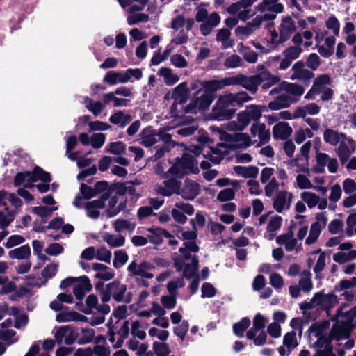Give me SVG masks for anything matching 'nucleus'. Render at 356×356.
<instances>
[{
	"label": "nucleus",
	"instance_id": "nucleus-1",
	"mask_svg": "<svg viewBox=\"0 0 356 356\" xmlns=\"http://www.w3.org/2000/svg\"><path fill=\"white\" fill-rule=\"evenodd\" d=\"M218 91L214 79L204 81L201 83V88L193 93L190 103L184 108L185 113H197V108L200 111L207 109L216 97Z\"/></svg>",
	"mask_w": 356,
	"mask_h": 356
},
{
	"label": "nucleus",
	"instance_id": "nucleus-2",
	"mask_svg": "<svg viewBox=\"0 0 356 356\" xmlns=\"http://www.w3.org/2000/svg\"><path fill=\"white\" fill-rule=\"evenodd\" d=\"M214 81L218 90L222 89L225 86H241L252 94H256L258 86L263 83L264 79L261 74L250 76L238 74L227 77L222 80L214 79Z\"/></svg>",
	"mask_w": 356,
	"mask_h": 356
},
{
	"label": "nucleus",
	"instance_id": "nucleus-3",
	"mask_svg": "<svg viewBox=\"0 0 356 356\" xmlns=\"http://www.w3.org/2000/svg\"><path fill=\"white\" fill-rule=\"evenodd\" d=\"M197 160L189 154L184 153L181 158L177 157L176 162L163 175V178H168L169 175H173L178 179H182L184 176L191 172L198 174L200 170L197 166Z\"/></svg>",
	"mask_w": 356,
	"mask_h": 356
},
{
	"label": "nucleus",
	"instance_id": "nucleus-4",
	"mask_svg": "<svg viewBox=\"0 0 356 356\" xmlns=\"http://www.w3.org/2000/svg\"><path fill=\"white\" fill-rule=\"evenodd\" d=\"M195 19L199 22H202L200 27V31L202 35H207L213 28L220 24L221 17L216 12L209 15L205 8H200L196 13Z\"/></svg>",
	"mask_w": 356,
	"mask_h": 356
},
{
	"label": "nucleus",
	"instance_id": "nucleus-5",
	"mask_svg": "<svg viewBox=\"0 0 356 356\" xmlns=\"http://www.w3.org/2000/svg\"><path fill=\"white\" fill-rule=\"evenodd\" d=\"M257 0H239L232 3L227 8V12L232 15H236L238 19L246 21L252 15L251 9L249 8Z\"/></svg>",
	"mask_w": 356,
	"mask_h": 356
},
{
	"label": "nucleus",
	"instance_id": "nucleus-6",
	"mask_svg": "<svg viewBox=\"0 0 356 356\" xmlns=\"http://www.w3.org/2000/svg\"><path fill=\"white\" fill-rule=\"evenodd\" d=\"M295 29L294 23L290 17L283 18L280 26V35L274 31L271 32V44H277L286 42Z\"/></svg>",
	"mask_w": 356,
	"mask_h": 356
},
{
	"label": "nucleus",
	"instance_id": "nucleus-7",
	"mask_svg": "<svg viewBox=\"0 0 356 356\" xmlns=\"http://www.w3.org/2000/svg\"><path fill=\"white\" fill-rule=\"evenodd\" d=\"M353 330V329L343 323V321H337L332 325L330 332L331 338L336 341H340L350 339Z\"/></svg>",
	"mask_w": 356,
	"mask_h": 356
},
{
	"label": "nucleus",
	"instance_id": "nucleus-8",
	"mask_svg": "<svg viewBox=\"0 0 356 356\" xmlns=\"http://www.w3.org/2000/svg\"><path fill=\"white\" fill-rule=\"evenodd\" d=\"M299 100V98H295L286 94H281L275 97L268 104V108L272 111H277L282 108H289L291 104H294Z\"/></svg>",
	"mask_w": 356,
	"mask_h": 356
},
{
	"label": "nucleus",
	"instance_id": "nucleus-9",
	"mask_svg": "<svg viewBox=\"0 0 356 356\" xmlns=\"http://www.w3.org/2000/svg\"><path fill=\"white\" fill-rule=\"evenodd\" d=\"M302 51L300 46H289L283 52L284 58L280 62V69H287L291 65L292 61L300 56Z\"/></svg>",
	"mask_w": 356,
	"mask_h": 356
},
{
	"label": "nucleus",
	"instance_id": "nucleus-10",
	"mask_svg": "<svg viewBox=\"0 0 356 356\" xmlns=\"http://www.w3.org/2000/svg\"><path fill=\"white\" fill-rule=\"evenodd\" d=\"M184 188H181L180 195L186 200H193L200 193V186L195 181L187 179Z\"/></svg>",
	"mask_w": 356,
	"mask_h": 356
},
{
	"label": "nucleus",
	"instance_id": "nucleus-11",
	"mask_svg": "<svg viewBox=\"0 0 356 356\" xmlns=\"http://www.w3.org/2000/svg\"><path fill=\"white\" fill-rule=\"evenodd\" d=\"M164 187L159 188V193L165 197H170L172 194H180L181 182L175 178L163 181Z\"/></svg>",
	"mask_w": 356,
	"mask_h": 356
},
{
	"label": "nucleus",
	"instance_id": "nucleus-12",
	"mask_svg": "<svg viewBox=\"0 0 356 356\" xmlns=\"http://www.w3.org/2000/svg\"><path fill=\"white\" fill-rule=\"evenodd\" d=\"M189 94L190 90L188 88L187 83L184 81L179 83L174 88L172 93V99L179 104H184L188 101Z\"/></svg>",
	"mask_w": 356,
	"mask_h": 356
},
{
	"label": "nucleus",
	"instance_id": "nucleus-13",
	"mask_svg": "<svg viewBox=\"0 0 356 356\" xmlns=\"http://www.w3.org/2000/svg\"><path fill=\"white\" fill-rule=\"evenodd\" d=\"M106 288L110 289L113 298L117 302L124 301V294L127 290V285L121 284L119 281L115 280L106 284Z\"/></svg>",
	"mask_w": 356,
	"mask_h": 356
},
{
	"label": "nucleus",
	"instance_id": "nucleus-14",
	"mask_svg": "<svg viewBox=\"0 0 356 356\" xmlns=\"http://www.w3.org/2000/svg\"><path fill=\"white\" fill-rule=\"evenodd\" d=\"M292 132L291 127L286 122H280L273 128V136L276 140H286L291 135Z\"/></svg>",
	"mask_w": 356,
	"mask_h": 356
},
{
	"label": "nucleus",
	"instance_id": "nucleus-15",
	"mask_svg": "<svg viewBox=\"0 0 356 356\" xmlns=\"http://www.w3.org/2000/svg\"><path fill=\"white\" fill-rule=\"evenodd\" d=\"M235 112V109H229L216 104L211 111L212 119L219 121L228 120L234 117Z\"/></svg>",
	"mask_w": 356,
	"mask_h": 356
},
{
	"label": "nucleus",
	"instance_id": "nucleus-16",
	"mask_svg": "<svg viewBox=\"0 0 356 356\" xmlns=\"http://www.w3.org/2000/svg\"><path fill=\"white\" fill-rule=\"evenodd\" d=\"M30 175L31 177L30 179H28V181L37 182L41 181L44 183H50L52 181L51 173L38 165H35L32 171H30Z\"/></svg>",
	"mask_w": 356,
	"mask_h": 356
},
{
	"label": "nucleus",
	"instance_id": "nucleus-17",
	"mask_svg": "<svg viewBox=\"0 0 356 356\" xmlns=\"http://www.w3.org/2000/svg\"><path fill=\"white\" fill-rule=\"evenodd\" d=\"M278 0H262L259 3L256 9L260 12L271 11L276 13H280L283 11L284 7L282 3L277 2Z\"/></svg>",
	"mask_w": 356,
	"mask_h": 356
},
{
	"label": "nucleus",
	"instance_id": "nucleus-18",
	"mask_svg": "<svg viewBox=\"0 0 356 356\" xmlns=\"http://www.w3.org/2000/svg\"><path fill=\"white\" fill-rule=\"evenodd\" d=\"M199 258L197 255H193L191 263L186 264L183 269L182 277L186 280H191L193 277L199 275L197 273L199 270Z\"/></svg>",
	"mask_w": 356,
	"mask_h": 356
},
{
	"label": "nucleus",
	"instance_id": "nucleus-19",
	"mask_svg": "<svg viewBox=\"0 0 356 356\" xmlns=\"http://www.w3.org/2000/svg\"><path fill=\"white\" fill-rule=\"evenodd\" d=\"M120 6L125 9L128 8L129 13L142 10L149 0H118Z\"/></svg>",
	"mask_w": 356,
	"mask_h": 356
},
{
	"label": "nucleus",
	"instance_id": "nucleus-20",
	"mask_svg": "<svg viewBox=\"0 0 356 356\" xmlns=\"http://www.w3.org/2000/svg\"><path fill=\"white\" fill-rule=\"evenodd\" d=\"M235 173L244 178H256L259 174V168L254 165L234 167Z\"/></svg>",
	"mask_w": 356,
	"mask_h": 356
},
{
	"label": "nucleus",
	"instance_id": "nucleus-21",
	"mask_svg": "<svg viewBox=\"0 0 356 356\" xmlns=\"http://www.w3.org/2000/svg\"><path fill=\"white\" fill-rule=\"evenodd\" d=\"M110 122L113 124H119L123 128L132 120V117L129 114H125L123 111H119L111 115Z\"/></svg>",
	"mask_w": 356,
	"mask_h": 356
},
{
	"label": "nucleus",
	"instance_id": "nucleus-22",
	"mask_svg": "<svg viewBox=\"0 0 356 356\" xmlns=\"http://www.w3.org/2000/svg\"><path fill=\"white\" fill-rule=\"evenodd\" d=\"M140 136L142 139L141 143L146 147H151L156 143L155 131L151 127L143 129Z\"/></svg>",
	"mask_w": 356,
	"mask_h": 356
},
{
	"label": "nucleus",
	"instance_id": "nucleus-23",
	"mask_svg": "<svg viewBox=\"0 0 356 356\" xmlns=\"http://www.w3.org/2000/svg\"><path fill=\"white\" fill-rule=\"evenodd\" d=\"M330 76L327 74H323L319 75L314 79L312 88L314 90V92L318 95L326 88L325 85H330Z\"/></svg>",
	"mask_w": 356,
	"mask_h": 356
},
{
	"label": "nucleus",
	"instance_id": "nucleus-24",
	"mask_svg": "<svg viewBox=\"0 0 356 356\" xmlns=\"http://www.w3.org/2000/svg\"><path fill=\"white\" fill-rule=\"evenodd\" d=\"M8 255L12 259H26L31 256L30 246L26 244L9 251Z\"/></svg>",
	"mask_w": 356,
	"mask_h": 356
},
{
	"label": "nucleus",
	"instance_id": "nucleus-25",
	"mask_svg": "<svg viewBox=\"0 0 356 356\" xmlns=\"http://www.w3.org/2000/svg\"><path fill=\"white\" fill-rule=\"evenodd\" d=\"M251 324L250 319L248 317L242 318L240 321L234 323L233 332L239 338L244 337L245 330L250 327Z\"/></svg>",
	"mask_w": 356,
	"mask_h": 356
},
{
	"label": "nucleus",
	"instance_id": "nucleus-26",
	"mask_svg": "<svg viewBox=\"0 0 356 356\" xmlns=\"http://www.w3.org/2000/svg\"><path fill=\"white\" fill-rule=\"evenodd\" d=\"M330 156L326 153L317 152L316 155V165L314 166L313 171L315 173L322 174L325 172V166Z\"/></svg>",
	"mask_w": 356,
	"mask_h": 356
},
{
	"label": "nucleus",
	"instance_id": "nucleus-27",
	"mask_svg": "<svg viewBox=\"0 0 356 356\" xmlns=\"http://www.w3.org/2000/svg\"><path fill=\"white\" fill-rule=\"evenodd\" d=\"M158 74L164 78L165 83L168 86H172L179 81V76L173 74L172 70L168 67H161L159 69Z\"/></svg>",
	"mask_w": 356,
	"mask_h": 356
},
{
	"label": "nucleus",
	"instance_id": "nucleus-28",
	"mask_svg": "<svg viewBox=\"0 0 356 356\" xmlns=\"http://www.w3.org/2000/svg\"><path fill=\"white\" fill-rule=\"evenodd\" d=\"M282 86H284V91L295 96L300 97L305 92V88L298 83H289L284 81L282 82Z\"/></svg>",
	"mask_w": 356,
	"mask_h": 356
},
{
	"label": "nucleus",
	"instance_id": "nucleus-29",
	"mask_svg": "<svg viewBox=\"0 0 356 356\" xmlns=\"http://www.w3.org/2000/svg\"><path fill=\"white\" fill-rule=\"evenodd\" d=\"M103 240L106 242L111 248L122 247L125 243V238L124 236L118 235L117 237H115L109 233L105 234Z\"/></svg>",
	"mask_w": 356,
	"mask_h": 356
},
{
	"label": "nucleus",
	"instance_id": "nucleus-30",
	"mask_svg": "<svg viewBox=\"0 0 356 356\" xmlns=\"http://www.w3.org/2000/svg\"><path fill=\"white\" fill-rule=\"evenodd\" d=\"M321 232V226L318 222H314L311 225L309 236L306 238L305 243L311 245L314 243Z\"/></svg>",
	"mask_w": 356,
	"mask_h": 356
},
{
	"label": "nucleus",
	"instance_id": "nucleus-31",
	"mask_svg": "<svg viewBox=\"0 0 356 356\" xmlns=\"http://www.w3.org/2000/svg\"><path fill=\"white\" fill-rule=\"evenodd\" d=\"M238 52L249 63H255L257 61L258 54L251 50L249 46H239Z\"/></svg>",
	"mask_w": 356,
	"mask_h": 356
},
{
	"label": "nucleus",
	"instance_id": "nucleus-32",
	"mask_svg": "<svg viewBox=\"0 0 356 356\" xmlns=\"http://www.w3.org/2000/svg\"><path fill=\"white\" fill-rule=\"evenodd\" d=\"M147 232L150 233V234L147 235V238L149 242L154 245H161L163 242V239L161 237V227H152L147 229Z\"/></svg>",
	"mask_w": 356,
	"mask_h": 356
},
{
	"label": "nucleus",
	"instance_id": "nucleus-33",
	"mask_svg": "<svg viewBox=\"0 0 356 356\" xmlns=\"http://www.w3.org/2000/svg\"><path fill=\"white\" fill-rule=\"evenodd\" d=\"M314 31L316 33L315 40L318 43L322 42L325 40V44H334L336 39L334 36L328 35L326 31H322L318 29H314Z\"/></svg>",
	"mask_w": 356,
	"mask_h": 356
},
{
	"label": "nucleus",
	"instance_id": "nucleus-34",
	"mask_svg": "<svg viewBox=\"0 0 356 356\" xmlns=\"http://www.w3.org/2000/svg\"><path fill=\"white\" fill-rule=\"evenodd\" d=\"M286 195L287 192L286 191H278L273 203V207L277 212H282L286 204Z\"/></svg>",
	"mask_w": 356,
	"mask_h": 356
},
{
	"label": "nucleus",
	"instance_id": "nucleus-35",
	"mask_svg": "<svg viewBox=\"0 0 356 356\" xmlns=\"http://www.w3.org/2000/svg\"><path fill=\"white\" fill-rule=\"evenodd\" d=\"M267 111V108L264 106L251 104L247 106V112L250 120L258 121L261 117V112Z\"/></svg>",
	"mask_w": 356,
	"mask_h": 356
},
{
	"label": "nucleus",
	"instance_id": "nucleus-36",
	"mask_svg": "<svg viewBox=\"0 0 356 356\" xmlns=\"http://www.w3.org/2000/svg\"><path fill=\"white\" fill-rule=\"evenodd\" d=\"M330 321L328 320H323L321 322L313 323L308 329L309 333L315 332L314 336L318 337L322 335L323 332L329 328Z\"/></svg>",
	"mask_w": 356,
	"mask_h": 356
},
{
	"label": "nucleus",
	"instance_id": "nucleus-37",
	"mask_svg": "<svg viewBox=\"0 0 356 356\" xmlns=\"http://www.w3.org/2000/svg\"><path fill=\"white\" fill-rule=\"evenodd\" d=\"M129 256L123 250H116L114 252V259L113 265L115 268H119L127 263Z\"/></svg>",
	"mask_w": 356,
	"mask_h": 356
},
{
	"label": "nucleus",
	"instance_id": "nucleus-38",
	"mask_svg": "<svg viewBox=\"0 0 356 356\" xmlns=\"http://www.w3.org/2000/svg\"><path fill=\"white\" fill-rule=\"evenodd\" d=\"M323 140L326 143L337 145L339 143V132L327 128L324 131Z\"/></svg>",
	"mask_w": 356,
	"mask_h": 356
},
{
	"label": "nucleus",
	"instance_id": "nucleus-39",
	"mask_svg": "<svg viewBox=\"0 0 356 356\" xmlns=\"http://www.w3.org/2000/svg\"><path fill=\"white\" fill-rule=\"evenodd\" d=\"M242 142L243 143V144L233 143V144H229V145H227L226 143H218V146L221 147H227L232 150H236L239 148H243L245 147H250V145H252V142L250 139V137L247 134H245V133H244V136L242 137Z\"/></svg>",
	"mask_w": 356,
	"mask_h": 356
},
{
	"label": "nucleus",
	"instance_id": "nucleus-40",
	"mask_svg": "<svg viewBox=\"0 0 356 356\" xmlns=\"http://www.w3.org/2000/svg\"><path fill=\"white\" fill-rule=\"evenodd\" d=\"M57 207H47L44 206L34 207L32 209V212L41 217V218H47L50 216L52 213L57 210Z\"/></svg>",
	"mask_w": 356,
	"mask_h": 356
},
{
	"label": "nucleus",
	"instance_id": "nucleus-41",
	"mask_svg": "<svg viewBox=\"0 0 356 356\" xmlns=\"http://www.w3.org/2000/svg\"><path fill=\"white\" fill-rule=\"evenodd\" d=\"M301 198L307 204L309 208H313L317 205L320 201V197L316 194L305 191L301 193Z\"/></svg>",
	"mask_w": 356,
	"mask_h": 356
},
{
	"label": "nucleus",
	"instance_id": "nucleus-42",
	"mask_svg": "<svg viewBox=\"0 0 356 356\" xmlns=\"http://www.w3.org/2000/svg\"><path fill=\"white\" fill-rule=\"evenodd\" d=\"M126 149V145L122 141L111 142L106 147V151L109 153L120 155L124 154Z\"/></svg>",
	"mask_w": 356,
	"mask_h": 356
},
{
	"label": "nucleus",
	"instance_id": "nucleus-43",
	"mask_svg": "<svg viewBox=\"0 0 356 356\" xmlns=\"http://www.w3.org/2000/svg\"><path fill=\"white\" fill-rule=\"evenodd\" d=\"M82 337L78 339V343L80 345L90 343L95 337V330L92 328L86 327L81 330Z\"/></svg>",
	"mask_w": 356,
	"mask_h": 356
},
{
	"label": "nucleus",
	"instance_id": "nucleus-44",
	"mask_svg": "<svg viewBox=\"0 0 356 356\" xmlns=\"http://www.w3.org/2000/svg\"><path fill=\"white\" fill-rule=\"evenodd\" d=\"M153 350L156 356H168L170 349L168 343L155 341L153 343Z\"/></svg>",
	"mask_w": 356,
	"mask_h": 356
},
{
	"label": "nucleus",
	"instance_id": "nucleus-45",
	"mask_svg": "<svg viewBox=\"0 0 356 356\" xmlns=\"http://www.w3.org/2000/svg\"><path fill=\"white\" fill-rule=\"evenodd\" d=\"M326 27L332 30L333 32V35L334 38L339 35L340 31V23L339 21L334 15H332L329 17L327 20L325 22Z\"/></svg>",
	"mask_w": 356,
	"mask_h": 356
},
{
	"label": "nucleus",
	"instance_id": "nucleus-46",
	"mask_svg": "<svg viewBox=\"0 0 356 356\" xmlns=\"http://www.w3.org/2000/svg\"><path fill=\"white\" fill-rule=\"evenodd\" d=\"M338 302L337 296L334 293L325 294L323 305V310L328 312Z\"/></svg>",
	"mask_w": 356,
	"mask_h": 356
},
{
	"label": "nucleus",
	"instance_id": "nucleus-47",
	"mask_svg": "<svg viewBox=\"0 0 356 356\" xmlns=\"http://www.w3.org/2000/svg\"><path fill=\"white\" fill-rule=\"evenodd\" d=\"M189 328V323L187 320H183L181 323L173 327L174 334L184 340Z\"/></svg>",
	"mask_w": 356,
	"mask_h": 356
},
{
	"label": "nucleus",
	"instance_id": "nucleus-48",
	"mask_svg": "<svg viewBox=\"0 0 356 356\" xmlns=\"http://www.w3.org/2000/svg\"><path fill=\"white\" fill-rule=\"evenodd\" d=\"M86 108L91 111L95 116H97L103 109V105L99 101L93 102L92 99L87 98Z\"/></svg>",
	"mask_w": 356,
	"mask_h": 356
},
{
	"label": "nucleus",
	"instance_id": "nucleus-49",
	"mask_svg": "<svg viewBox=\"0 0 356 356\" xmlns=\"http://www.w3.org/2000/svg\"><path fill=\"white\" fill-rule=\"evenodd\" d=\"M149 16L145 13H129L127 17L128 23L131 25L147 22Z\"/></svg>",
	"mask_w": 356,
	"mask_h": 356
},
{
	"label": "nucleus",
	"instance_id": "nucleus-50",
	"mask_svg": "<svg viewBox=\"0 0 356 356\" xmlns=\"http://www.w3.org/2000/svg\"><path fill=\"white\" fill-rule=\"evenodd\" d=\"M325 253L321 252L318 257L316 265L314 267V272L316 273V279H321L323 277L321 275V272L325 266Z\"/></svg>",
	"mask_w": 356,
	"mask_h": 356
},
{
	"label": "nucleus",
	"instance_id": "nucleus-51",
	"mask_svg": "<svg viewBox=\"0 0 356 356\" xmlns=\"http://www.w3.org/2000/svg\"><path fill=\"white\" fill-rule=\"evenodd\" d=\"M224 65L226 68H236L242 65V59L238 55L232 54L225 59Z\"/></svg>",
	"mask_w": 356,
	"mask_h": 356
},
{
	"label": "nucleus",
	"instance_id": "nucleus-52",
	"mask_svg": "<svg viewBox=\"0 0 356 356\" xmlns=\"http://www.w3.org/2000/svg\"><path fill=\"white\" fill-rule=\"evenodd\" d=\"M258 137L260 140L257 146H261L262 145L266 144L270 139V130L266 129V125L264 123L260 124V130L258 134Z\"/></svg>",
	"mask_w": 356,
	"mask_h": 356
},
{
	"label": "nucleus",
	"instance_id": "nucleus-53",
	"mask_svg": "<svg viewBox=\"0 0 356 356\" xmlns=\"http://www.w3.org/2000/svg\"><path fill=\"white\" fill-rule=\"evenodd\" d=\"M235 197V191L233 188H225L220 191L217 195V200L224 202L232 200Z\"/></svg>",
	"mask_w": 356,
	"mask_h": 356
},
{
	"label": "nucleus",
	"instance_id": "nucleus-54",
	"mask_svg": "<svg viewBox=\"0 0 356 356\" xmlns=\"http://www.w3.org/2000/svg\"><path fill=\"white\" fill-rule=\"evenodd\" d=\"M337 154L342 163L346 162L350 157V152L348 145L342 142L339 144Z\"/></svg>",
	"mask_w": 356,
	"mask_h": 356
},
{
	"label": "nucleus",
	"instance_id": "nucleus-55",
	"mask_svg": "<svg viewBox=\"0 0 356 356\" xmlns=\"http://www.w3.org/2000/svg\"><path fill=\"white\" fill-rule=\"evenodd\" d=\"M5 209L8 211V217L4 213L0 211V225L2 229H6L14 220V211H8V208L6 207Z\"/></svg>",
	"mask_w": 356,
	"mask_h": 356
},
{
	"label": "nucleus",
	"instance_id": "nucleus-56",
	"mask_svg": "<svg viewBox=\"0 0 356 356\" xmlns=\"http://www.w3.org/2000/svg\"><path fill=\"white\" fill-rule=\"evenodd\" d=\"M106 140V135L104 134L98 133L94 134L90 138V144L95 149L102 147Z\"/></svg>",
	"mask_w": 356,
	"mask_h": 356
},
{
	"label": "nucleus",
	"instance_id": "nucleus-57",
	"mask_svg": "<svg viewBox=\"0 0 356 356\" xmlns=\"http://www.w3.org/2000/svg\"><path fill=\"white\" fill-rule=\"evenodd\" d=\"M79 191L83 195V198L86 200H90L97 195V193H95L94 188L84 183L81 184Z\"/></svg>",
	"mask_w": 356,
	"mask_h": 356
},
{
	"label": "nucleus",
	"instance_id": "nucleus-58",
	"mask_svg": "<svg viewBox=\"0 0 356 356\" xmlns=\"http://www.w3.org/2000/svg\"><path fill=\"white\" fill-rule=\"evenodd\" d=\"M232 100L234 104L242 106L244 102L250 101L252 98L245 91L238 92L236 94L232 93Z\"/></svg>",
	"mask_w": 356,
	"mask_h": 356
},
{
	"label": "nucleus",
	"instance_id": "nucleus-59",
	"mask_svg": "<svg viewBox=\"0 0 356 356\" xmlns=\"http://www.w3.org/2000/svg\"><path fill=\"white\" fill-rule=\"evenodd\" d=\"M202 295L201 298H213L216 294V289L212 285V284L209 282H205L202 286Z\"/></svg>",
	"mask_w": 356,
	"mask_h": 356
},
{
	"label": "nucleus",
	"instance_id": "nucleus-60",
	"mask_svg": "<svg viewBox=\"0 0 356 356\" xmlns=\"http://www.w3.org/2000/svg\"><path fill=\"white\" fill-rule=\"evenodd\" d=\"M283 344L286 346L289 350L291 348H295L298 345L296 342V334L294 331L287 332L284 336Z\"/></svg>",
	"mask_w": 356,
	"mask_h": 356
},
{
	"label": "nucleus",
	"instance_id": "nucleus-61",
	"mask_svg": "<svg viewBox=\"0 0 356 356\" xmlns=\"http://www.w3.org/2000/svg\"><path fill=\"white\" fill-rule=\"evenodd\" d=\"M282 218L281 216L277 215L275 216L270 220L266 227V230L269 232H273L278 230L282 225Z\"/></svg>",
	"mask_w": 356,
	"mask_h": 356
},
{
	"label": "nucleus",
	"instance_id": "nucleus-62",
	"mask_svg": "<svg viewBox=\"0 0 356 356\" xmlns=\"http://www.w3.org/2000/svg\"><path fill=\"white\" fill-rule=\"evenodd\" d=\"M305 63L312 70H316L321 65V59L316 54L312 53L308 56Z\"/></svg>",
	"mask_w": 356,
	"mask_h": 356
},
{
	"label": "nucleus",
	"instance_id": "nucleus-63",
	"mask_svg": "<svg viewBox=\"0 0 356 356\" xmlns=\"http://www.w3.org/2000/svg\"><path fill=\"white\" fill-rule=\"evenodd\" d=\"M111 258V252L105 247H101L97 249L96 259L106 263H110Z\"/></svg>",
	"mask_w": 356,
	"mask_h": 356
},
{
	"label": "nucleus",
	"instance_id": "nucleus-64",
	"mask_svg": "<svg viewBox=\"0 0 356 356\" xmlns=\"http://www.w3.org/2000/svg\"><path fill=\"white\" fill-rule=\"evenodd\" d=\"M237 119L238 122L241 124L240 126L237 128V129L239 131L243 130L251 121L246 111H241L237 115Z\"/></svg>",
	"mask_w": 356,
	"mask_h": 356
}]
</instances>
